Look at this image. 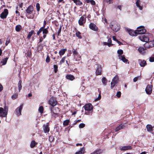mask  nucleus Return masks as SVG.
<instances>
[{
	"label": "nucleus",
	"mask_w": 154,
	"mask_h": 154,
	"mask_svg": "<svg viewBox=\"0 0 154 154\" xmlns=\"http://www.w3.org/2000/svg\"><path fill=\"white\" fill-rule=\"evenodd\" d=\"M16 9H17V10L15 11V13H16V14H17V15L18 16H19L20 15V13L18 11V10H19L18 9V7H17Z\"/></svg>",
	"instance_id": "54"
},
{
	"label": "nucleus",
	"mask_w": 154,
	"mask_h": 154,
	"mask_svg": "<svg viewBox=\"0 0 154 154\" xmlns=\"http://www.w3.org/2000/svg\"><path fill=\"white\" fill-rule=\"evenodd\" d=\"M110 26L111 28L114 31L117 32L119 30L120 28V25L116 22L113 21L111 22Z\"/></svg>",
	"instance_id": "5"
},
{
	"label": "nucleus",
	"mask_w": 154,
	"mask_h": 154,
	"mask_svg": "<svg viewBox=\"0 0 154 154\" xmlns=\"http://www.w3.org/2000/svg\"><path fill=\"white\" fill-rule=\"evenodd\" d=\"M136 4L137 7H138L140 10H142L143 9L142 6L140 5V0H137L136 2Z\"/></svg>",
	"instance_id": "20"
},
{
	"label": "nucleus",
	"mask_w": 154,
	"mask_h": 154,
	"mask_svg": "<svg viewBox=\"0 0 154 154\" xmlns=\"http://www.w3.org/2000/svg\"><path fill=\"white\" fill-rule=\"evenodd\" d=\"M139 64L140 66L144 67L146 65V61L144 60H140Z\"/></svg>",
	"instance_id": "19"
},
{
	"label": "nucleus",
	"mask_w": 154,
	"mask_h": 154,
	"mask_svg": "<svg viewBox=\"0 0 154 154\" xmlns=\"http://www.w3.org/2000/svg\"><path fill=\"white\" fill-rule=\"evenodd\" d=\"M75 3L76 5H81L82 4V3L81 2L80 0H72Z\"/></svg>",
	"instance_id": "26"
},
{
	"label": "nucleus",
	"mask_w": 154,
	"mask_h": 154,
	"mask_svg": "<svg viewBox=\"0 0 154 154\" xmlns=\"http://www.w3.org/2000/svg\"><path fill=\"white\" fill-rule=\"evenodd\" d=\"M54 139V138L52 136H50L49 137V140L50 142H52Z\"/></svg>",
	"instance_id": "45"
},
{
	"label": "nucleus",
	"mask_w": 154,
	"mask_h": 154,
	"mask_svg": "<svg viewBox=\"0 0 154 154\" xmlns=\"http://www.w3.org/2000/svg\"><path fill=\"white\" fill-rule=\"evenodd\" d=\"M85 2L87 3H90L93 5H94L96 4L95 2L93 0H85Z\"/></svg>",
	"instance_id": "31"
},
{
	"label": "nucleus",
	"mask_w": 154,
	"mask_h": 154,
	"mask_svg": "<svg viewBox=\"0 0 154 154\" xmlns=\"http://www.w3.org/2000/svg\"><path fill=\"white\" fill-rule=\"evenodd\" d=\"M118 57L119 59L124 63H126L128 61V60L126 59L124 55H119Z\"/></svg>",
	"instance_id": "17"
},
{
	"label": "nucleus",
	"mask_w": 154,
	"mask_h": 154,
	"mask_svg": "<svg viewBox=\"0 0 154 154\" xmlns=\"http://www.w3.org/2000/svg\"><path fill=\"white\" fill-rule=\"evenodd\" d=\"M101 71L102 69L101 66L100 65H98L96 71V75H101Z\"/></svg>",
	"instance_id": "16"
},
{
	"label": "nucleus",
	"mask_w": 154,
	"mask_h": 154,
	"mask_svg": "<svg viewBox=\"0 0 154 154\" xmlns=\"http://www.w3.org/2000/svg\"><path fill=\"white\" fill-rule=\"evenodd\" d=\"M145 91L146 93L148 94H151L152 91V86L151 85H148L146 87Z\"/></svg>",
	"instance_id": "13"
},
{
	"label": "nucleus",
	"mask_w": 154,
	"mask_h": 154,
	"mask_svg": "<svg viewBox=\"0 0 154 154\" xmlns=\"http://www.w3.org/2000/svg\"><path fill=\"white\" fill-rule=\"evenodd\" d=\"M8 59V58L6 57L2 60L1 63H2V65H5Z\"/></svg>",
	"instance_id": "35"
},
{
	"label": "nucleus",
	"mask_w": 154,
	"mask_h": 154,
	"mask_svg": "<svg viewBox=\"0 0 154 154\" xmlns=\"http://www.w3.org/2000/svg\"><path fill=\"white\" fill-rule=\"evenodd\" d=\"M125 127V125L123 124H121L119 126L117 127L115 129V131H117L119 130L123 129L124 127Z\"/></svg>",
	"instance_id": "24"
},
{
	"label": "nucleus",
	"mask_w": 154,
	"mask_h": 154,
	"mask_svg": "<svg viewBox=\"0 0 154 154\" xmlns=\"http://www.w3.org/2000/svg\"><path fill=\"white\" fill-rule=\"evenodd\" d=\"M66 50V49H62L59 51V54L60 56L61 57L65 53Z\"/></svg>",
	"instance_id": "25"
},
{
	"label": "nucleus",
	"mask_w": 154,
	"mask_h": 154,
	"mask_svg": "<svg viewBox=\"0 0 154 154\" xmlns=\"http://www.w3.org/2000/svg\"><path fill=\"white\" fill-rule=\"evenodd\" d=\"M49 125L48 123H47L46 124H45L43 125V130L45 133H47L49 132L50 128Z\"/></svg>",
	"instance_id": "14"
},
{
	"label": "nucleus",
	"mask_w": 154,
	"mask_h": 154,
	"mask_svg": "<svg viewBox=\"0 0 154 154\" xmlns=\"http://www.w3.org/2000/svg\"><path fill=\"white\" fill-rule=\"evenodd\" d=\"M105 2L109 4L112 3H113V0H105Z\"/></svg>",
	"instance_id": "52"
},
{
	"label": "nucleus",
	"mask_w": 154,
	"mask_h": 154,
	"mask_svg": "<svg viewBox=\"0 0 154 154\" xmlns=\"http://www.w3.org/2000/svg\"><path fill=\"white\" fill-rule=\"evenodd\" d=\"M102 82L104 85L105 86L106 85L107 82V80L106 79L105 77H103L102 78Z\"/></svg>",
	"instance_id": "32"
},
{
	"label": "nucleus",
	"mask_w": 154,
	"mask_h": 154,
	"mask_svg": "<svg viewBox=\"0 0 154 154\" xmlns=\"http://www.w3.org/2000/svg\"><path fill=\"white\" fill-rule=\"evenodd\" d=\"M149 61L150 62H154V55H152L149 57Z\"/></svg>",
	"instance_id": "40"
},
{
	"label": "nucleus",
	"mask_w": 154,
	"mask_h": 154,
	"mask_svg": "<svg viewBox=\"0 0 154 154\" xmlns=\"http://www.w3.org/2000/svg\"><path fill=\"white\" fill-rule=\"evenodd\" d=\"M8 110V108L6 106L4 107V109L0 107V114L2 117H7Z\"/></svg>",
	"instance_id": "6"
},
{
	"label": "nucleus",
	"mask_w": 154,
	"mask_h": 154,
	"mask_svg": "<svg viewBox=\"0 0 154 154\" xmlns=\"http://www.w3.org/2000/svg\"><path fill=\"white\" fill-rule=\"evenodd\" d=\"M37 144V143H36L35 140H32L30 144V146L31 148H34L36 144Z\"/></svg>",
	"instance_id": "29"
},
{
	"label": "nucleus",
	"mask_w": 154,
	"mask_h": 154,
	"mask_svg": "<svg viewBox=\"0 0 154 154\" xmlns=\"http://www.w3.org/2000/svg\"><path fill=\"white\" fill-rule=\"evenodd\" d=\"M43 29V28H42L41 27L38 31L37 32V35H39V34L42 32Z\"/></svg>",
	"instance_id": "50"
},
{
	"label": "nucleus",
	"mask_w": 154,
	"mask_h": 154,
	"mask_svg": "<svg viewBox=\"0 0 154 154\" xmlns=\"http://www.w3.org/2000/svg\"><path fill=\"white\" fill-rule=\"evenodd\" d=\"M117 53L120 55H121L123 53V51L121 49L118 50L117 51Z\"/></svg>",
	"instance_id": "53"
},
{
	"label": "nucleus",
	"mask_w": 154,
	"mask_h": 154,
	"mask_svg": "<svg viewBox=\"0 0 154 154\" xmlns=\"http://www.w3.org/2000/svg\"><path fill=\"white\" fill-rule=\"evenodd\" d=\"M36 7L37 9V10L38 11H39L40 9V5L38 3H37L36 4Z\"/></svg>",
	"instance_id": "46"
},
{
	"label": "nucleus",
	"mask_w": 154,
	"mask_h": 154,
	"mask_svg": "<svg viewBox=\"0 0 154 154\" xmlns=\"http://www.w3.org/2000/svg\"><path fill=\"white\" fill-rule=\"evenodd\" d=\"M21 83L22 81L21 80H20L19 81L18 84V90L19 92L20 91L22 88V85H21Z\"/></svg>",
	"instance_id": "34"
},
{
	"label": "nucleus",
	"mask_w": 154,
	"mask_h": 154,
	"mask_svg": "<svg viewBox=\"0 0 154 154\" xmlns=\"http://www.w3.org/2000/svg\"><path fill=\"white\" fill-rule=\"evenodd\" d=\"M42 33L43 34V38H45L46 37V35L48 33V31L46 28H43L42 29Z\"/></svg>",
	"instance_id": "22"
},
{
	"label": "nucleus",
	"mask_w": 154,
	"mask_h": 154,
	"mask_svg": "<svg viewBox=\"0 0 154 154\" xmlns=\"http://www.w3.org/2000/svg\"><path fill=\"white\" fill-rule=\"evenodd\" d=\"M100 99V98H99V97H98L97 98H96V99H95V101H96L99 100Z\"/></svg>",
	"instance_id": "64"
},
{
	"label": "nucleus",
	"mask_w": 154,
	"mask_h": 154,
	"mask_svg": "<svg viewBox=\"0 0 154 154\" xmlns=\"http://www.w3.org/2000/svg\"><path fill=\"white\" fill-rule=\"evenodd\" d=\"M121 95V93L120 91H118L116 94V96L118 97H120Z\"/></svg>",
	"instance_id": "55"
},
{
	"label": "nucleus",
	"mask_w": 154,
	"mask_h": 154,
	"mask_svg": "<svg viewBox=\"0 0 154 154\" xmlns=\"http://www.w3.org/2000/svg\"><path fill=\"white\" fill-rule=\"evenodd\" d=\"M26 15L28 18H33L34 15V8L32 5H29L26 10Z\"/></svg>",
	"instance_id": "3"
},
{
	"label": "nucleus",
	"mask_w": 154,
	"mask_h": 154,
	"mask_svg": "<svg viewBox=\"0 0 154 154\" xmlns=\"http://www.w3.org/2000/svg\"><path fill=\"white\" fill-rule=\"evenodd\" d=\"M85 149L84 147L80 148V150L75 153V154H84L85 152Z\"/></svg>",
	"instance_id": "23"
},
{
	"label": "nucleus",
	"mask_w": 154,
	"mask_h": 154,
	"mask_svg": "<svg viewBox=\"0 0 154 154\" xmlns=\"http://www.w3.org/2000/svg\"><path fill=\"white\" fill-rule=\"evenodd\" d=\"M66 58V57H63L61 60H60V64H62V63H64L65 62V60Z\"/></svg>",
	"instance_id": "42"
},
{
	"label": "nucleus",
	"mask_w": 154,
	"mask_h": 154,
	"mask_svg": "<svg viewBox=\"0 0 154 154\" xmlns=\"http://www.w3.org/2000/svg\"><path fill=\"white\" fill-rule=\"evenodd\" d=\"M139 52L141 54H143L145 53V49L142 47H140L138 49Z\"/></svg>",
	"instance_id": "28"
},
{
	"label": "nucleus",
	"mask_w": 154,
	"mask_h": 154,
	"mask_svg": "<svg viewBox=\"0 0 154 154\" xmlns=\"http://www.w3.org/2000/svg\"><path fill=\"white\" fill-rule=\"evenodd\" d=\"M45 61L47 63H49L50 61V58L48 55L47 56Z\"/></svg>",
	"instance_id": "49"
},
{
	"label": "nucleus",
	"mask_w": 154,
	"mask_h": 154,
	"mask_svg": "<svg viewBox=\"0 0 154 154\" xmlns=\"http://www.w3.org/2000/svg\"><path fill=\"white\" fill-rule=\"evenodd\" d=\"M85 126V125L83 123H81L79 125V128H82L84 127Z\"/></svg>",
	"instance_id": "51"
},
{
	"label": "nucleus",
	"mask_w": 154,
	"mask_h": 154,
	"mask_svg": "<svg viewBox=\"0 0 154 154\" xmlns=\"http://www.w3.org/2000/svg\"><path fill=\"white\" fill-rule=\"evenodd\" d=\"M101 152L100 150L98 149L94 151L93 152L90 153V154H100Z\"/></svg>",
	"instance_id": "38"
},
{
	"label": "nucleus",
	"mask_w": 154,
	"mask_h": 154,
	"mask_svg": "<svg viewBox=\"0 0 154 154\" xmlns=\"http://www.w3.org/2000/svg\"><path fill=\"white\" fill-rule=\"evenodd\" d=\"M107 38L108 39V46L109 47H110L111 45H112V44H111L112 43V40L111 38H109L108 37H107Z\"/></svg>",
	"instance_id": "37"
},
{
	"label": "nucleus",
	"mask_w": 154,
	"mask_h": 154,
	"mask_svg": "<svg viewBox=\"0 0 154 154\" xmlns=\"http://www.w3.org/2000/svg\"><path fill=\"white\" fill-rule=\"evenodd\" d=\"M112 39L114 41L116 42L118 44H119V45L121 44V42L119 41L116 38V37L115 36H113L112 37Z\"/></svg>",
	"instance_id": "48"
},
{
	"label": "nucleus",
	"mask_w": 154,
	"mask_h": 154,
	"mask_svg": "<svg viewBox=\"0 0 154 154\" xmlns=\"http://www.w3.org/2000/svg\"><path fill=\"white\" fill-rule=\"evenodd\" d=\"M17 97V94H14L11 96V98L13 100L15 99Z\"/></svg>",
	"instance_id": "44"
},
{
	"label": "nucleus",
	"mask_w": 154,
	"mask_h": 154,
	"mask_svg": "<svg viewBox=\"0 0 154 154\" xmlns=\"http://www.w3.org/2000/svg\"><path fill=\"white\" fill-rule=\"evenodd\" d=\"M138 77H135L133 79V81L134 82H136L138 80Z\"/></svg>",
	"instance_id": "57"
},
{
	"label": "nucleus",
	"mask_w": 154,
	"mask_h": 154,
	"mask_svg": "<svg viewBox=\"0 0 154 154\" xmlns=\"http://www.w3.org/2000/svg\"><path fill=\"white\" fill-rule=\"evenodd\" d=\"M46 21L45 20L44 21V25H43V26L42 27V28H43V29L45 28V25L46 24Z\"/></svg>",
	"instance_id": "59"
},
{
	"label": "nucleus",
	"mask_w": 154,
	"mask_h": 154,
	"mask_svg": "<svg viewBox=\"0 0 154 154\" xmlns=\"http://www.w3.org/2000/svg\"><path fill=\"white\" fill-rule=\"evenodd\" d=\"M72 53L74 55V59L76 61H79L81 60V56L77 52V51L76 50L73 49Z\"/></svg>",
	"instance_id": "8"
},
{
	"label": "nucleus",
	"mask_w": 154,
	"mask_h": 154,
	"mask_svg": "<svg viewBox=\"0 0 154 154\" xmlns=\"http://www.w3.org/2000/svg\"><path fill=\"white\" fill-rule=\"evenodd\" d=\"M3 89V87L2 85L0 83V91H2Z\"/></svg>",
	"instance_id": "60"
},
{
	"label": "nucleus",
	"mask_w": 154,
	"mask_h": 154,
	"mask_svg": "<svg viewBox=\"0 0 154 154\" xmlns=\"http://www.w3.org/2000/svg\"><path fill=\"white\" fill-rule=\"evenodd\" d=\"M61 27H60V29H59V31H58L57 33V35H60V34L61 32Z\"/></svg>",
	"instance_id": "58"
},
{
	"label": "nucleus",
	"mask_w": 154,
	"mask_h": 154,
	"mask_svg": "<svg viewBox=\"0 0 154 154\" xmlns=\"http://www.w3.org/2000/svg\"><path fill=\"white\" fill-rule=\"evenodd\" d=\"M119 78L117 75L115 76L112 79V82H113L117 84L118 82Z\"/></svg>",
	"instance_id": "30"
},
{
	"label": "nucleus",
	"mask_w": 154,
	"mask_h": 154,
	"mask_svg": "<svg viewBox=\"0 0 154 154\" xmlns=\"http://www.w3.org/2000/svg\"><path fill=\"white\" fill-rule=\"evenodd\" d=\"M89 28L91 29L94 31H97L98 30L97 27L94 23H90L89 25Z\"/></svg>",
	"instance_id": "15"
},
{
	"label": "nucleus",
	"mask_w": 154,
	"mask_h": 154,
	"mask_svg": "<svg viewBox=\"0 0 154 154\" xmlns=\"http://www.w3.org/2000/svg\"><path fill=\"white\" fill-rule=\"evenodd\" d=\"M69 122V120L68 119H66L63 122V125L64 126H67Z\"/></svg>",
	"instance_id": "41"
},
{
	"label": "nucleus",
	"mask_w": 154,
	"mask_h": 154,
	"mask_svg": "<svg viewBox=\"0 0 154 154\" xmlns=\"http://www.w3.org/2000/svg\"><path fill=\"white\" fill-rule=\"evenodd\" d=\"M125 29L130 35L133 36H136L138 34H143L146 32V29L143 26L138 27L137 29L135 31L126 28H125Z\"/></svg>",
	"instance_id": "1"
},
{
	"label": "nucleus",
	"mask_w": 154,
	"mask_h": 154,
	"mask_svg": "<svg viewBox=\"0 0 154 154\" xmlns=\"http://www.w3.org/2000/svg\"><path fill=\"white\" fill-rule=\"evenodd\" d=\"M23 104H22L15 110L14 113L17 116L19 117L21 115L22 110L23 109Z\"/></svg>",
	"instance_id": "7"
},
{
	"label": "nucleus",
	"mask_w": 154,
	"mask_h": 154,
	"mask_svg": "<svg viewBox=\"0 0 154 154\" xmlns=\"http://www.w3.org/2000/svg\"><path fill=\"white\" fill-rule=\"evenodd\" d=\"M85 110V114L86 115H91L92 114L93 108L92 104L91 103L86 104L83 107Z\"/></svg>",
	"instance_id": "4"
},
{
	"label": "nucleus",
	"mask_w": 154,
	"mask_h": 154,
	"mask_svg": "<svg viewBox=\"0 0 154 154\" xmlns=\"http://www.w3.org/2000/svg\"><path fill=\"white\" fill-rule=\"evenodd\" d=\"M86 21V17L85 15L81 16L78 21V23L80 26H84Z\"/></svg>",
	"instance_id": "9"
},
{
	"label": "nucleus",
	"mask_w": 154,
	"mask_h": 154,
	"mask_svg": "<svg viewBox=\"0 0 154 154\" xmlns=\"http://www.w3.org/2000/svg\"><path fill=\"white\" fill-rule=\"evenodd\" d=\"M66 78L71 81H73L74 79H75L74 76L71 75H67L66 76Z\"/></svg>",
	"instance_id": "21"
},
{
	"label": "nucleus",
	"mask_w": 154,
	"mask_h": 154,
	"mask_svg": "<svg viewBox=\"0 0 154 154\" xmlns=\"http://www.w3.org/2000/svg\"><path fill=\"white\" fill-rule=\"evenodd\" d=\"M121 7L122 6L120 5L118 6L117 7V8L120 10V11L121 10Z\"/></svg>",
	"instance_id": "63"
},
{
	"label": "nucleus",
	"mask_w": 154,
	"mask_h": 154,
	"mask_svg": "<svg viewBox=\"0 0 154 154\" xmlns=\"http://www.w3.org/2000/svg\"><path fill=\"white\" fill-rule=\"evenodd\" d=\"M132 147L131 146H121L119 148V149L121 151H126L127 150H131Z\"/></svg>",
	"instance_id": "12"
},
{
	"label": "nucleus",
	"mask_w": 154,
	"mask_h": 154,
	"mask_svg": "<svg viewBox=\"0 0 154 154\" xmlns=\"http://www.w3.org/2000/svg\"><path fill=\"white\" fill-rule=\"evenodd\" d=\"M49 103L50 105L53 106H56L57 103L56 99L53 97H51L50 98Z\"/></svg>",
	"instance_id": "11"
},
{
	"label": "nucleus",
	"mask_w": 154,
	"mask_h": 154,
	"mask_svg": "<svg viewBox=\"0 0 154 154\" xmlns=\"http://www.w3.org/2000/svg\"><path fill=\"white\" fill-rule=\"evenodd\" d=\"M23 3H21L19 5L20 8H21L23 7Z\"/></svg>",
	"instance_id": "62"
},
{
	"label": "nucleus",
	"mask_w": 154,
	"mask_h": 154,
	"mask_svg": "<svg viewBox=\"0 0 154 154\" xmlns=\"http://www.w3.org/2000/svg\"><path fill=\"white\" fill-rule=\"evenodd\" d=\"M139 38L141 41L146 42L145 45L146 48H150L154 46V40L149 41V38L146 35H141L139 36Z\"/></svg>",
	"instance_id": "2"
},
{
	"label": "nucleus",
	"mask_w": 154,
	"mask_h": 154,
	"mask_svg": "<svg viewBox=\"0 0 154 154\" xmlns=\"http://www.w3.org/2000/svg\"><path fill=\"white\" fill-rule=\"evenodd\" d=\"M22 27L20 25H17L15 27V30L16 31L19 32L22 29Z\"/></svg>",
	"instance_id": "27"
},
{
	"label": "nucleus",
	"mask_w": 154,
	"mask_h": 154,
	"mask_svg": "<svg viewBox=\"0 0 154 154\" xmlns=\"http://www.w3.org/2000/svg\"><path fill=\"white\" fill-rule=\"evenodd\" d=\"M34 32V30H32L30 32H29L27 37V38L28 39H30L32 35Z\"/></svg>",
	"instance_id": "33"
},
{
	"label": "nucleus",
	"mask_w": 154,
	"mask_h": 154,
	"mask_svg": "<svg viewBox=\"0 0 154 154\" xmlns=\"http://www.w3.org/2000/svg\"><path fill=\"white\" fill-rule=\"evenodd\" d=\"M53 67L54 69V72L55 73H56L57 71L58 66L56 65H54Z\"/></svg>",
	"instance_id": "43"
},
{
	"label": "nucleus",
	"mask_w": 154,
	"mask_h": 154,
	"mask_svg": "<svg viewBox=\"0 0 154 154\" xmlns=\"http://www.w3.org/2000/svg\"><path fill=\"white\" fill-rule=\"evenodd\" d=\"M38 111L41 114L43 113L44 111L43 107L42 106H40L38 108Z\"/></svg>",
	"instance_id": "39"
},
{
	"label": "nucleus",
	"mask_w": 154,
	"mask_h": 154,
	"mask_svg": "<svg viewBox=\"0 0 154 154\" xmlns=\"http://www.w3.org/2000/svg\"><path fill=\"white\" fill-rule=\"evenodd\" d=\"M8 10L7 9H5L3 11L1 14L0 17L2 19H5L7 17L8 14Z\"/></svg>",
	"instance_id": "10"
},
{
	"label": "nucleus",
	"mask_w": 154,
	"mask_h": 154,
	"mask_svg": "<svg viewBox=\"0 0 154 154\" xmlns=\"http://www.w3.org/2000/svg\"><path fill=\"white\" fill-rule=\"evenodd\" d=\"M147 130L148 131L151 132L153 130L154 127H153L151 125H147L146 126Z\"/></svg>",
	"instance_id": "18"
},
{
	"label": "nucleus",
	"mask_w": 154,
	"mask_h": 154,
	"mask_svg": "<svg viewBox=\"0 0 154 154\" xmlns=\"http://www.w3.org/2000/svg\"><path fill=\"white\" fill-rule=\"evenodd\" d=\"M44 38H43V36L42 37H41V38H40L39 40V42H41L42 41L43 39Z\"/></svg>",
	"instance_id": "61"
},
{
	"label": "nucleus",
	"mask_w": 154,
	"mask_h": 154,
	"mask_svg": "<svg viewBox=\"0 0 154 154\" xmlns=\"http://www.w3.org/2000/svg\"><path fill=\"white\" fill-rule=\"evenodd\" d=\"M117 84L116 83H115V82H111V88H112L116 85Z\"/></svg>",
	"instance_id": "47"
},
{
	"label": "nucleus",
	"mask_w": 154,
	"mask_h": 154,
	"mask_svg": "<svg viewBox=\"0 0 154 154\" xmlns=\"http://www.w3.org/2000/svg\"><path fill=\"white\" fill-rule=\"evenodd\" d=\"M81 33L78 31H76V35L77 37L81 39L82 38V36L81 35Z\"/></svg>",
	"instance_id": "36"
},
{
	"label": "nucleus",
	"mask_w": 154,
	"mask_h": 154,
	"mask_svg": "<svg viewBox=\"0 0 154 154\" xmlns=\"http://www.w3.org/2000/svg\"><path fill=\"white\" fill-rule=\"evenodd\" d=\"M10 42V40L7 39V40L6 41V42H5V45H8L9 43Z\"/></svg>",
	"instance_id": "56"
}]
</instances>
